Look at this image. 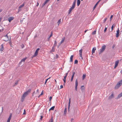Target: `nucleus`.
<instances>
[{
	"label": "nucleus",
	"mask_w": 122,
	"mask_h": 122,
	"mask_svg": "<svg viewBox=\"0 0 122 122\" xmlns=\"http://www.w3.org/2000/svg\"><path fill=\"white\" fill-rule=\"evenodd\" d=\"M31 91V89H30L26 92H25L23 94L22 97V99H24L25 98V97L28 95L29 93H30Z\"/></svg>",
	"instance_id": "1"
},
{
	"label": "nucleus",
	"mask_w": 122,
	"mask_h": 122,
	"mask_svg": "<svg viewBox=\"0 0 122 122\" xmlns=\"http://www.w3.org/2000/svg\"><path fill=\"white\" fill-rule=\"evenodd\" d=\"M75 4H73L71 7L70 8L69 10V12L68 13L69 14L72 11V10H73L75 8Z\"/></svg>",
	"instance_id": "2"
},
{
	"label": "nucleus",
	"mask_w": 122,
	"mask_h": 122,
	"mask_svg": "<svg viewBox=\"0 0 122 122\" xmlns=\"http://www.w3.org/2000/svg\"><path fill=\"white\" fill-rule=\"evenodd\" d=\"M106 48V46L104 45L102 46V48L100 51L99 53L101 54L105 50Z\"/></svg>",
	"instance_id": "3"
},
{
	"label": "nucleus",
	"mask_w": 122,
	"mask_h": 122,
	"mask_svg": "<svg viewBox=\"0 0 122 122\" xmlns=\"http://www.w3.org/2000/svg\"><path fill=\"white\" fill-rule=\"evenodd\" d=\"M39 49H40L39 48H37L36 49V51L35 52V54H34V55L33 56V57H36L37 56V55L38 54V51H39Z\"/></svg>",
	"instance_id": "4"
},
{
	"label": "nucleus",
	"mask_w": 122,
	"mask_h": 122,
	"mask_svg": "<svg viewBox=\"0 0 122 122\" xmlns=\"http://www.w3.org/2000/svg\"><path fill=\"white\" fill-rule=\"evenodd\" d=\"M9 40V37L8 36L7 34L4 36V40L5 41H7Z\"/></svg>",
	"instance_id": "5"
},
{
	"label": "nucleus",
	"mask_w": 122,
	"mask_h": 122,
	"mask_svg": "<svg viewBox=\"0 0 122 122\" xmlns=\"http://www.w3.org/2000/svg\"><path fill=\"white\" fill-rule=\"evenodd\" d=\"M121 85L118 82L115 87V89H118Z\"/></svg>",
	"instance_id": "6"
},
{
	"label": "nucleus",
	"mask_w": 122,
	"mask_h": 122,
	"mask_svg": "<svg viewBox=\"0 0 122 122\" xmlns=\"http://www.w3.org/2000/svg\"><path fill=\"white\" fill-rule=\"evenodd\" d=\"M78 85V82L77 79L75 81V90L76 91L77 90V86Z\"/></svg>",
	"instance_id": "7"
},
{
	"label": "nucleus",
	"mask_w": 122,
	"mask_h": 122,
	"mask_svg": "<svg viewBox=\"0 0 122 122\" xmlns=\"http://www.w3.org/2000/svg\"><path fill=\"white\" fill-rule=\"evenodd\" d=\"M14 19V17H10L8 18V20L10 22L11 21L13 20Z\"/></svg>",
	"instance_id": "8"
},
{
	"label": "nucleus",
	"mask_w": 122,
	"mask_h": 122,
	"mask_svg": "<svg viewBox=\"0 0 122 122\" xmlns=\"http://www.w3.org/2000/svg\"><path fill=\"white\" fill-rule=\"evenodd\" d=\"M119 33V28H118L117 30V33L116 34V37L117 38L118 37Z\"/></svg>",
	"instance_id": "9"
},
{
	"label": "nucleus",
	"mask_w": 122,
	"mask_h": 122,
	"mask_svg": "<svg viewBox=\"0 0 122 122\" xmlns=\"http://www.w3.org/2000/svg\"><path fill=\"white\" fill-rule=\"evenodd\" d=\"M50 0H46L42 6V7H43Z\"/></svg>",
	"instance_id": "10"
},
{
	"label": "nucleus",
	"mask_w": 122,
	"mask_h": 122,
	"mask_svg": "<svg viewBox=\"0 0 122 122\" xmlns=\"http://www.w3.org/2000/svg\"><path fill=\"white\" fill-rule=\"evenodd\" d=\"M119 61L117 60L115 62V65L114 67V68H115L117 66L118 64L119 63Z\"/></svg>",
	"instance_id": "11"
},
{
	"label": "nucleus",
	"mask_w": 122,
	"mask_h": 122,
	"mask_svg": "<svg viewBox=\"0 0 122 122\" xmlns=\"http://www.w3.org/2000/svg\"><path fill=\"white\" fill-rule=\"evenodd\" d=\"M27 57H26L25 58H24L23 59H22L20 61V63H21V62H24L25 60H26V59Z\"/></svg>",
	"instance_id": "12"
},
{
	"label": "nucleus",
	"mask_w": 122,
	"mask_h": 122,
	"mask_svg": "<svg viewBox=\"0 0 122 122\" xmlns=\"http://www.w3.org/2000/svg\"><path fill=\"white\" fill-rule=\"evenodd\" d=\"M11 115H10L9 116L7 121V122H10V120L11 119Z\"/></svg>",
	"instance_id": "13"
},
{
	"label": "nucleus",
	"mask_w": 122,
	"mask_h": 122,
	"mask_svg": "<svg viewBox=\"0 0 122 122\" xmlns=\"http://www.w3.org/2000/svg\"><path fill=\"white\" fill-rule=\"evenodd\" d=\"M0 47L1 48L0 49V51H3L4 50L3 45V44L1 45Z\"/></svg>",
	"instance_id": "14"
},
{
	"label": "nucleus",
	"mask_w": 122,
	"mask_h": 122,
	"mask_svg": "<svg viewBox=\"0 0 122 122\" xmlns=\"http://www.w3.org/2000/svg\"><path fill=\"white\" fill-rule=\"evenodd\" d=\"M114 97V95L113 93H112L111 95L109 97V99H111Z\"/></svg>",
	"instance_id": "15"
},
{
	"label": "nucleus",
	"mask_w": 122,
	"mask_h": 122,
	"mask_svg": "<svg viewBox=\"0 0 122 122\" xmlns=\"http://www.w3.org/2000/svg\"><path fill=\"white\" fill-rule=\"evenodd\" d=\"M96 50V48L95 47H93L92 50V54H93L95 52V51Z\"/></svg>",
	"instance_id": "16"
},
{
	"label": "nucleus",
	"mask_w": 122,
	"mask_h": 122,
	"mask_svg": "<svg viewBox=\"0 0 122 122\" xmlns=\"http://www.w3.org/2000/svg\"><path fill=\"white\" fill-rule=\"evenodd\" d=\"M73 56L72 55L71 56L70 58V61L71 62H72L73 61Z\"/></svg>",
	"instance_id": "17"
},
{
	"label": "nucleus",
	"mask_w": 122,
	"mask_h": 122,
	"mask_svg": "<svg viewBox=\"0 0 122 122\" xmlns=\"http://www.w3.org/2000/svg\"><path fill=\"white\" fill-rule=\"evenodd\" d=\"M55 50V46H53L52 48V50L51 51V52H54Z\"/></svg>",
	"instance_id": "18"
},
{
	"label": "nucleus",
	"mask_w": 122,
	"mask_h": 122,
	"mask_svg": "<svg viewBox=\"0 0 122 122\" xmlns=\"http://www.w3.org/2000/svg\"><path fill=\"white\" fill-rule=\"evenodd\" d=\"M122 96V92L119 94L117 97V98L118 99Z\"/></svg>",
	"instance_id": "19"
},
{
	"label": "nucleus",
	"mask_w": 122,
	"mask_h": 122,
	"mask_svg": "<svg viewBox=\"0 0 122 122\" xmlns=\"http://www.w3.org/2000/svg\"><path fill=\"white\" fill-rule=\"evenodd\" d=\"M81 1L80 0H77V6H79L80 4Z\"/></svg>",
	"instance_id": "20"
},
{
	"label": "nucleus",
	"mask_w": 122,
	"mask_h": 122,
	"mask_svg": "<svg viewBox=\"0 0 122 122\" xmlns=\"http://www.w3.org/2000/svg\"><path fill=\"white\" fill-rule=\"evenodd\" d=\"M70 99H69V102L68 104V110L69 111V109H70Z\"/></svg>",
	"instance_id": "21"
},
{
	"label": "nucleus",
	"mask_w": 122,
	"mask_h": 122,
	"mask_svg": "<svg viewBox=\"0 0 122 122\" xmlns=\"http://www.w3.org/2000/svg\"><path fill=\"white\" fill-rule=\"evenodd\" d=\"M52 36V32H51V35L48 38V41H49L50 38Z\"/></svg>",
	"instance_id": "22"
},
{
	"label": "nucleus",
	"mask_w": 122,
	"mask_h": 122,
	"mask_svg": "<svg viewBox=\"0 0 122 122\" xmlns=\"http://www.w3.org/2000/svg\"><path fill=\"white\" fill-rule=\"evenodd\" d=\"M101 0H99V1L93 7V9H94L96 7L98 3Z\"/></svg>",
	"instance_id": "23"
},
{
	"label": "nucleus",
	"mask_w": 122,
	"mask_h": 122,
	"mask_svg": "<svg viewBox=\"0 0 122 122\" xmlns=\"http://www.w3.org/2000/svg\"><path fill=\"white\" fill-rule=\"evenodd\" d=\"M55 107L54 106H53L51 107L49 110V111H50V110H53L54 109V108Z\"/></svg>",
	"instance_id": "24"
},
{
	"label": "nucleus",
	"mask_w": 122,
	"mask_h": 122,
	"mask_svg": "<svg viewBox=\"0 0 122 122\" xmlns=\"http://www.w3.org/2000/svg\"><path fill=\"white\" fill-rule=\"evenodd\" d=\"M24 6V4H23L22 5H20L19 7V9H20L23 7Z\"/></svg>",
	"instance_id": "25"
},
{
	"label": "nucleus",
	"mask_w": 122,
	"mask_h": 122,
	"mask_svg": "<svg viewBox=\"0 0 122 122\" xmlns=\"http://www.w3.org/2000/svg\"><path fill=\"white\" fill-rule=\"evenodd\" d=\"M18 81H16L15 83V84L14 85V86H15L16 85L18 84Z\"/></svg>",
	"instance_id": "26"
},
{
	"label": "nucleus",
	"mask_w": 122,
	"mask_h": 122,
	"mask_svg": "<svg viewBox=\"0 0 122 122\" xmlns=\"http://www.w3.org/2000/svg\"><path fill=\"white\" fill-rule=\"evenodd\" d=\"M118 82L121 85H122V79L120 80Z\"/></svg>",
	"instance_id": "27"
},
{
	"label": "nucleus",
	"mask_w": 122,
	"mask_h": 122,
	"mask_svg": "<svg viewBox=\"0 0 122 122\" xmlns=\"http://www.w3.org/2000/svg\"><path fill=\"white\" fill-rule=\"evenodd\" d=\"M85 77H86L85 75L84 74L82 76V80H83L84 79Z\"/></svg>",
	"instance_id": "28"
},
{
	"label": "nucleus",
	"mask_w": 122,
	"mask_h": 122,
	"mask_svg": "<svg viewBox=\"0 0 122 122\" xmlns=\"http://www.w3.org/2000/svg\"><path fill=\"white\" fill-rule=\"evenodd\" d=\"M96 30H95L92 32V35H94L96 34Z\"/></svg>",
	"instance_id": "29"
},
{
	"label": "nucleus",
	"mask_w": 122,
	"mask_h": 122,
	"mask_svg": "<svg viewBox=\"0 0 122 122\" xmlns=\"http://www.w3.org/2000/svg\"><path fill=\"white\" fill-rule=\"evenodd\" d=\"M82 49H81L79 51V54H82Z\"/></svg>",
	"instance_id": "30"
},
{
	"label": "nucleus",
	"mask_w": 122,
	"mask_h": 122,
	"mask_svg": "<svg viewBox=\"0 0 122 122\" xmlns=\"http://www.w3.org/2000/svg\"><path fill=\"white\" fill-rule=\"evenodd\" d=\"M78 61L76 60L75 61L74 64H77L78 63Z\"/></svg>",
	"instance_id": "31"
},
{
	"label": "nucleus",
	"mask_w": 122,
	"mask_h": 122,
	"mask_svg": "<svg viewBox=\"0 0 122 122\" xmlns=\"http://www.w3.org/2000/svg\"><path fill=\"white\" fill-rule=\"evenodd\" d=\"M50 77H49V78L47 79L46 80V81H45V84H46V83L47 80L50 78Z\"/></svg>",
	"instance_id": "32"
},
{
	"label": "nucleus",
	"mask_w": 122,
	"mask_h": 122,
	"mask_svg": "<svg viewBox=\"0 0 122 122\" xmlns=\"http://www.w3.org/2000/svg\"><path fill=\"white\" fill-rule=\"evenodd\" d=\"M66 109L65 108L64 111V114H65L66 113Z\"/></svg>",
	"instance_id": "33"
},
{
	"label": "nucleus",
	"mask_w": 122,
	"mask_h": 122,
	"mask_svg": "<svg viewBox=\"0 0 122 122\" xmlns=\"http://www.w3.org/2000/svg\"><path fill=\"white\" fill-rule=\"evenodd\" d=\"M81 89H84V87L83 86H81Z\"/></svg>",
	"instance_id": "34"
},
{
	"label": "nucleus",
	"mask_w": 122,
	"mask_h": 122,
	"mask_svg": "<svg viewBox=\"0 0 122 122\" xmlns=\"http://www.w3.org/2000/svg\"><path fill=\"white\" fill-rule=\"evenodd\" d=\"M53 120L52 119V117L51 118V119L50 120L49 122H53Z\"/></svg>",
	"instance_id": "35"
},
{
	"label": "nucleus",
	"mask_w": 122,
	"mask_h": 122,
	"mask_svg": "<svg viewBox=\"0 0 122 122\" xmlns=\"http://www.w3.org/2000/svg\"><path fill=\"white\" fill-rule=\"evenodd\" d=\"M107 19V18H106L104 19L103 20V23H105V22H106V20Z\"/></svg>",
	"instance_id": "36"
},
{
	"label": "nucleus",
	"mask_w": 122,
	"mask_h": 122,
	"mask_svg": "<svg viewBox=\"0 0 122 122\" xmlns=\"http://www.w3.org/2000/svg\"><path fill=\"white\" fill-rule=\"evenodd\" d=\"M107 30V27H105V28L104 29V32H105Z\"/></svg>",
	"instance_id": "37"
},
{
	"label": "nucleus",
	"mask_w": 122,
	"mask_h": 122,
	"mask_svg": "<svg viewBox=\"0 0 122 122\" xmlns=\"http://www.w3.org/2000/svg\"><path fill=\"white\" fill-rule=\"evenodd\" d=\"M75 72H73V74L72 76L74 77L75 75Z\"/></svg>",
	"instance_id": "38"
},
{
	"label": "nucleus",
	"mask_w": 122,
	"mask_h": 122,
	"mask_svg": "<svg viewBox=\"0 0 122 122\" xmlns=\"http://www.w3.org/2000/svg\"><path fill=\"white\" fill-rule=\"evenodd\" d=\"M73 77H72V76H71V81H72L73 79Z\"/></svg>",
	"instance_id": "39"
},
{
	"label": "nucleus",
	"mask_w": 122,
	"mask_h": 122,
	"mask_svg": "<svg viewBox=\"0 0 122 122\" xmlns=\"http://www.w3.org/2000/svg\"><path fill=\"white\" fill-rule=\"evenodd\" d=\"M43 94V91H42L41 92L40 95H39L40 96V95H42Z\"/></svg>",
	"instance_id": "40"
},
{
	"label": "nucleus",
	"mask_w": 122,
	"mask_h": 122,
	"mask_svg": "<svg viewBox=\"0 0 122 122\" xmlns=\"http://www.w3.org/2000/svg\"><path fill=\"white\" fill-rule=\"evenodd\" d=\"M52 99V97H50L49 98V101L50 102Z\"/></svg>",
	"instance_id": "41"
},
{
	"label": "nucleus",
	"mask_w": 122,
	"mask_h": 122,
	"mask_svg": "<svg viewBox=\"0 0 122 122\" xmlns=\"http://www.w3.org/2000/svg\"><path fill=\"white\" fill-rule=\"evenodd\" d=\"M23 114H25V109L24 110V112L23 113Z\"/></svg>",
	"instance_id": "42"
},
{
	"label": "nucleus",
	"mask_w": 122,
	"mask_h": 122,
	"mask_svg": "<svg viewBox=\"0 0 122 122\" xmlns=\"http://www.w3.org/2000/svg\"><path fill=\"white\" fill-rule=\"evenodd\" d=\"M63 81L64 83H65L66 82V79L64 78L63 79Z\"/></svg>",
	"instance_id": "43"
},
{
	"label": "nucleus",
	"mask_w": 122,
	"mask_h": 122,
	"mask_svg": "<svg viewBox=\"0 0 122 122\" xmlns=\"http://www.w3.org/2000/svg\"><path fill=\"white\" fill-rule=\"evenodd\" d=\"M113 15H112L110 17V21L111 20V19H112V17H113Z\"/></svg>",
	"instance_id": "44"
},
{
	"label": "nucleus",
	"mask_w": 122,
	"mask_h": 122,
	"mask_svg": "<svg viewBox=\"0 0 122 122\" xmlns=\"http://www.w3.org/2000/svg\"><path fill=\"white\" fill-rule=\"evenodd\" d=\"M76 0H74V1L73 2V4L75 5L76 3Z\"/></svg>",
	"instance_id": "45"
},
{
	"label": "nucleus",
	"mask_w": 122,
	"mask_h": 122,
	"mask_svg": "<svg viewBox=\"0 0 122 122\" xmlns=\"http://www.w3.org/2000/svg\"><path fill=\"white\" fill-rule=\"evenodd\" d=\"M115 45L114 44L112 46V48L113 49H114V48L115 47Z\"/></svg>",
	"instance_id": "46"
},
{
	"label": "nucleus",
	"mask_w": 122,
	"mask_h": 122,
	"mask_svg": "<svg viewBox=\"0 0 122 122\" xmlns=\"http://www.w3.org/2000/svg\"><path fill=\"white\" fill-rule=\"evenodd\" d=\"M61 22V19H60L58 20V24H59Z\"/></svg>",
	"instance_id": "47"
},
{
	"label": "nucleus",
	"mask_w": 122,
	"mask_h": 122,
	"mask_svg": "<svg viewBox=\"0 0 122 122\" xmlns=\"http://www.w3.org/2000/svg\"><path fill=\"white\" fill-rule=\"evenodd\" d=\"M73 120H74L72 118H71V122H72L73 121Z\"/></svg>",
	"instance_id": "48"
},
{
	"label": "nucleus",
	"mask_w": 122,
	"mask_h": 122,
	"mask_svg": "<svg viewBox=\"0 0 122 122\" xmlns=\"http://www.w3.org/2000/svg\"><path fill=\"white\" fill-rule=\"evenodd\" d=\"M64 41V39H62L61 40V43L63 42Z\"/></svg>",
	"instance_id": "49"
},
{
	"label": "nucleus",
	"mask_w": 122,
	"mask_h": 122,
	"mask_svg": "<svg viewBox=\"0 0 122 122\" xmlns=\"http://www.w3.org/2000/svg\"><path fill=\"white\" fill-rule=\"evenodd\" d=\"M56 58H57L58 57V56L56 54Z\"/></svg>",
	"instance_id": "50"
},
{
	"label": "nucleus",
	"mask_w": 122,
	"mask_h": 122,
	"mask_svg": "<svg viewBox=\"0 0 122 122\" xmlns=\"http://www.w3.org/2000/svg\"><path fill=\"white\" fill-rule=\"evenodd\" d=\"M113 27H114L113 26H112L111 28V30H112L111 31H112V30L113 28Z\"/></svg>",
	"instance_id": "51"
},
{
	"label": "nucleus",
	"mask_w": 122,
	"mask_h": 122,
	"mask_svg": "<svg viewBox=\"0 0 122 122\" xmlns=\"http://www.w3.org/2000/svg\"><path fill=\"white\" fill-rule=\"evenodd\" d=\"M43 117V116H41V118H40V119L41 120H42V118Z\"/></svg>",
	"instance_id": "52"
},
{
	"label": "nucleus",
	"mask_w": 122,
	"mask_h": 122,
	"mask_svg": "<svg viewBox=\"0 0 122 122\" xmlns=\"http://www.w3.org/2000/svg\"><path fill=\"white\" fill-rule=\"evenodd\" d=\"M80 57H81V58H82V54H80Z\"/></svg>",
	"instance_id": "53"
},
{
	"label": "nucleus",
	"mask_w": 122,
	"mask_h": 122,
	"mask_svg": "<svg viewBox=\"0 0 122 122\" xmlns=\"http://www.w3.org/2000/svg\"><path fill=\"white\" fill-rule=\"evenodd\" d=\"M39 5V3L38 2H37V5H36V6H38V5Z\"/></svg>",
	"instance_id": "54"
},
{
	"label": "nucleus",
	"mask_w": 122,
	"mask_h": 122,
	"mask_svg": "<svg viewBox=\"0 0 122 122\" xmlns=\"http://www.w3.org/2000/svg\"><path fill=\"white\" fill-rule=\"evenodd\" d=\"M66 76H64V78L66 79Z\"/></svg>",
	"instance_id": "55"
},
{
	"label": "nucleus",
	"mask_w": 122,
	"mask_h": 122,
	"mask_svg": "<svg viewBox=\"0 0 122 122\" xmlns=\"http://www.w3.org/2000/svg\"><path fill=\"white\" fill-rule=\"evenodd\" d=\"M112 26H113L114 27V26H115V25L114 24H113Z\"/></svg>",
	"instance_id": "56"
},
{
	"label": "nucleus",
	"mask_w": 122,
	"mask_h": 122,
	"mask_svg": "<svg viewBox=\"0 0 122 122\" xmlns=\"http://www.w3.org/2000/svg\"><path fill=\"white\" fill-rule=\"evenodd\" d=\"M87 30H85V31H84V32L85 33H86V32L87 31Z\"/></svg>",
	"instance_id": "57"
},
{
	"label": "nucleus",
	"mask_w": 122,
	"mask_h": 122,
	"mask_svg": "<svg viewBox=\"0 0 122 122\" xmlns=\"http://www.w3.org/2000/svg\"><path fill=\"white\" fill-rule=\"evenodd\" d=\"M63 86L61 85V88H63Z\"/></svg>",
	"instance_id": "58"
},
{
	"label": "nucleus",
	"mask_w": 122,
	"mask_h": 122,
	"mask_svg": "<svg viewBox=\"0 0 122 122\" xmlns=\"http://www.w3.org/2000/svg\"><path fill=\"white\" fill-rule=\"evenodd\" d=\"M67 74H68V73H66V76H67Z\"/></svg>",
	"instance_id": "59"
},
{
	"label": "nucleus",
	"mask_w": 122,
	"mask_h": 122,
	"mask_svg": "<svg viewBox=\"0 0 122 122\" xmlns=\"http://www.w3.org/2000/svg\"><path fill=\"white\" fill-rule=\"evenodd\" d=\"M120 72L122 74V70H121V71Z\"/></svg>",
	"instance_id": "60"
},
{
	"label": "nucleus",
	"mask_w": 122,
	"mask_h": 122,
	"mask_svg": "<svg viewBox=\"0 0 122 122\" xmlns=\"http://www.w3.org/2000/svg\"><path fill=\"white\" fill-rule=\"evenodd\" d=\"M2 31H1V30L0 29V32H1Z\"/></svg>",
	"instance_id": "61"
},
{
	"label": "nucleus",
	"mask_w": 122,
	"mask_h": 122,
	"mask_svg": "<svg viewBox=\"0 0 122 122\" xmlns=\"http://www.w3.org/2000/svg\"><path fill=\"white\" fill-rule=\"evenodd\" d=\"M60 88H61V85L60 86Z\"/></svg>",
	"instance_id": "62"
},
{
	"label": "nucleus",
	"mask_w": 122,
	"mask_h": 122,
	"mask_svg": "<svg viewBox=\"0 0 122 122\" xmlns=\"http://www.w3.org/2000/svg\"><path fill=\"white\" fill-rule=\"evenodd\" d=\"M60 0H57V1H59Z\"/></svg>",
	"instance_id": "63"
},
{
	"label": "nucleus",
	"mask_w": 122,
	"mask_h": 122,
	"mask_svg": "<svg viewBox=\"0 0 122 122\" xmlns=\"http://www.w3.org/2000/svg\"><path fill=\"white\" fill-rule=\"evenodd\" d=\"M55 80V81L56 82V80Z\"/></svg>",
	"instance_id": "64"
}]
</instances>
